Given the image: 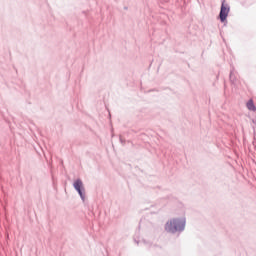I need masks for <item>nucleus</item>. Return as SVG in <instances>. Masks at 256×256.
<instances>
[{
	"label": "nucleus",
	"instance_id": "2",
	"mask_svg": "<svg viewBox=\"0 0 256 256\" xmlns=\"http://www.w3.org/2000/svg\"><path fill=\"white\" fill-rule=\"evenodd\" d=\"M229 11H231V8L229 7V4L225 3V1L222 2L221 9H220V21L222 23H225L227 21V17H229Z\"/></svg>",
	"mask_w": 256,
	"mask_h": 256
},
{
	"label": "nucleus",
	"instance_id": "4",
	"mask_svg": "<svg viewBox=\"0 0 256 256\" xmlns=\"http://www.w3.org/2000/svg\"><path fill=\"white\" fill-rule=\"evenodd\" d=\"M246 106H247V109L249 110V111H256V107H255V103H253V99H250L248 102H247V104H246Z\"/></svg>",
	"mask_w": 256,
	"mask_h": 256
},
{
	"label": "nucleus",
	"instance_id": "3",
	"mask_svg": "<svg viewBox=\"0 0 256 256\" xmlns=\"http://www.w3.org/2000/svg\"><path fill=\"white\" fill-rule=\"evenodd\" d=\"M82 188H83V182L81 180H76L74 182V189H76V191L79 193L82 199H85V196H83Z\"/></svg>",
	"mask_w": 256,
	"mask_h": 256
},
{
	"label": "nucleus",
	"instance_id": "1",
	"mask_svg": "<svg viewBox=\"0 0 256 256\" xmlns=\"http://www.w3.org/2000/svg\"><path fill=\"white\" fill-rule=\"evenodd\" d=\"M168 233H176V231H183L185 229V220L173 219L166 223L165 226Z\"/></svg>",
	"mask_w": 256,
	"mask_h": 256
}]
</instances>
